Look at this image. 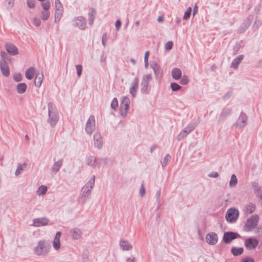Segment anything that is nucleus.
<instances>
[{
	"label": "nucleus",
	"instance_id": "obj_46",
	"mask_svg": "<svg viewBox=\"0 0 262 262\" xmlns=\"http://www.w3.org/2000/svg\"><path fill=\"white\" fill-rule=\"evenodd\" d=\"M241 262H254V260L251 258L246 257L243 259Z\"/></svg>",
	"mask_w": 262,
	"mask_h": 262
},
{
	"label": "nucleus",
	"instance_id": "obj_21",
	"mask_svg": "<svg viewBox=\"0 0 262 262\" xmlns=\"http://www.w3.org/2000/svg\"><path fill=\"white\" fill-rule=\"evenodd\" d=\"M27 86L25 83H20L17 84L16 86L17 92L19 94H23L26 91Z\"/></svg>",
	"mask_w": 262,
	"mask_h": 262
},
{
	"label": "nucleus",
	"instance_id": "obj_51",
	"mask_svg": "<svg viewBox=\"0 0 262 262\" xmlns=\"http://www.w3.org/2000/svg\"><path fill=\"white\" fill-rule=\"evenodd\" d=\"M139 24H140V22L138 20L135 22V25L137 26H138L139 25Z\"/></svg>",
	"mask_w": 262,
	"mask_h": 262
},
{
	"label": "nucleus",
	"instance_id": "obj_36",
	"mask_svg": "<svg viewBox=\"0 0 262 262\" xmlns=\"http://www.w3.org/2000/svg\"><path fill=\"white\" fill-rule=\"evenodd\" d=\"M118 100L116 98L113 99L111 103V107L114 110H116L118 107Z\"/></svg>",
	"mask_w": 262,
	"mask_h": 262
},
{
	"label": "nucleus",
	"instance_id": "obj_4",
	"mask_svg": "<svg viewBox=\"0 0 262 262\" xmlns=\"http://www.w3.org/2000/svg\"><path fill=\"white\" fill-rule=\"evenodd\" d=\"M259 217L257 215H254L250 217L247 221L245 227L248 231H251L255 228L258 223Z\"/></svg>",
	"mask_w": 262,
	"mask_h": 262
},
{
	"label": "nucleus",
	"instance_id": "obj_23",
	"mask_svg": "<svg viewBox=\"0 0 262 262\" xmlns=\"http://www.w3.org/2000/svg\"><path fill=\"white\" fill-rule=\"evenodd\" d=\"M73 237L75 239H78L81 237V232L79 229L77 228L73 229L71 230Z\"/></svg>",
	"mask_w": 262,
	"mask_h": 262
},
{
	"label": "nucleus",
	"instance_id": "obj_40",
	"mask_svg": "<svg viewBox=\"0 0 262 262\" xmlns=\"http://www.w3.org/2000/svg\"><path fill=\"white\" fill-rule=\"evenodd\" d=\"M188 78L187 76H183L181 80V83L182 84H183V85H185V84H187V83L188 82Z\"/></svg>",
	"mask_w": 262,
	"mask_h": 262
},
{
	"label": "nucleus",
	"instance_id": "obj_13",
	"mask_svg": "<svg viewBox=\"0 0 262 262\" xmlns=\"http://www.w3.org/2000/svg\"><path fill=\"white\" fill-rule=\"evenodd\" d=\"M94 145L98 148L102 145V139L99 133H95L94 136Z\"/></svg>",
	"mask_w": 262,
	"mask_h": 262
},
{
	"label": "nucleus",
	"instance_id": "obj_43",
	"mask_svg": "<svg viewBox=\"0 0 262 262\" xmlns=\"http://www.w3.org/2000/svg\"><path fill=\"white\" fill-rule=\"evenodd\" d=\"M33 24L36 26H39L40 25V20L37 18H34L33 20Z\"/></svg>",
	"mask_w": 262,
	"mask_h": 262
},
{
	"label": "nucleus",
	"instance_id": "obj_34",
	"mask_svg": "<svg viewBox=\"0 0 262 262\" xmlns=\"http://www.w3.org/2000/svg\"><path fill=\"white\" fill-rule=\"evenodd\" d=\"M172 91H178L181 88V86L176 83H172L170 85Z\"/></svg>",
	"mask_w": 262,
	"mask_h": 262
},
{
	"label": "nucleus",
	"instance_id": "obj_44",
	"mask_svg": "<svg viewBox=\"0 0 262 262\" xmlns=\"http://www.w3.org/2000/svg\"><path fill=\"white\" fill-rule=\"evenodd\" d=\"M121 21L120 20H118L116 22V24H115V27H116V28L117 30H118L120 27H121Z\"/></svg>",
	"mask_w": 262,
	"mask_h": 262
},
{
	"label": "nucleus",
	"instance_id": "obj_8",
	"mask_svg": "<svg viewBox=\"0 0 262 262\" xmlns=\"http://www.w3.org/2000/svg\"><path fill=\"white\" fill-rule=\"evenodd\" d=\"M95 126V120L93 116L89 117L85 127V130L86 133L91 135Z\"/></svg>",
	"mask_w": 262,
	"mask_h": 262
},
{
	"label": "nucleus",
	"instance_id": "obj_5",
	"mask_svg": "<svg viewBox=\"0 0 262 262\" xmlns=\"http://www.w3.org/2000/svg\"><path fill=\"white\" fill-rule=\"evenodd\" d=\"M130 103L129 99L127 97H123L122 99L120 104V113L122 116H125L128 110Z\"/></svg>",
	"mask_w": 262,
	"mask_h": 262
},
{
	"label": "nucleus",
	"instance_id": "obj_15",
	"mask_svg": "<svg viewBox=\"0 0 262 262\" xmlns=\"http://www.w3.org/2000/svg\"><path fill=\"white\" fill-rule=\"evenodd\" d=\"M61 235L60 232H57L53 241V247L55 250H58L60 247V238Z\"/></svg>",
	"mask_w": 262,
	"mask_h": 262
},
{
	"label": "nucleus",
	"instance_id": "obj_41",
	"mask_svg": "<svg viewBox=\"0 0 262 262\" xmlns=\"http://www.w3.org/2000/svg\"><path fill=\"white\" fill-rule=\"evenodd\" d=\"M172 46H173V43L172 41H168L167 42L165 45V48L166 50H170L172 47Z\"/></svg>",
	"mask_w": 262,
	"mask_h": 262
},
{
	"label": "nucleus",
	"instance_id": "obj_10",
	"mask_svg": "<svg viewBox=\"0 0 262 262\" xmlns=\"http://www.w3.org/2000/svg\"><path fill=\"white\" fill-rule=\"evenodd\" d=\"M237 237V234L234 232H227L224 234L223 240L226 243H230Z\"/></svg>",
	"mask_w": 262,
	"mask_h": 262
},
{
	"label": "nucleus",
	"instance_id": "obj_20",
	"mask_svg": "<svg viewBox=\"0 0 262 262\" xmlns=\"http://www.w3.org/2000/svg\"><path fill=\"white\" fill-rule=\"evenodd\" d=\"M171 74L173 79L178 80L181 76V70L178 68H174L172 70Z\"/></svg>",
	"mask_w": 262,
	"mask_h": 262
},
{
	"label": "nucleus",
	"instance_id": "obj_3",
	"mask_svg": "<svg viewBox=\"0 0 262 262\" xmlns=\"http://www.w3.org/2000/svg\"><path fill=\"white\" fill-rule=\"evenodd\" d=\"M239 216V212L235 208H230L228 210L226 217L228 222L233 223L236 221Z\"/></svg>",
	"mask_w": 262,
	"mask_h": 262
},
{
	"label": "nucleus",
	"instance_id": "obj_2",
	"mask_svg": "<svg viewBox=\"0 0 262 262\" xmlns=\"http://www.w3.org/2000/svg\"><path fill=\"white\" fill-rule=\"evenodd\" d=\"M50 249L49 245L44 241L38 242V246L35 248V253L37 255H43L48 253Z\"/></svg>",
	"mask_w": 262,
	"mask_h": 262
},
{
	"label": "nucleus",
	"instance_id": "obj_37",
	"mask_svg": "<svg viewBox=\"0 0 262 262\" xmlns=\"http://www.w3.org/2000/svg\"><path fill=\"white\" fill-rule=\"evenodd\" d=\"M62 164V162L60 161H57L55 163L53 166V169L57 171L60 168Z\"/></svg>",
	"mask_w": 262,
	"mask_h": 262
},
{
	"label": "nucleus",
	"instance_id": "obj_9",
	"mask_svg": "<svg viewBox=\"0 0 262 262\" xmlns=\"http://www.w3.org/2000/svg\"><path fill=\"white\" fill-rule=\"evenodd\" d=\"M206 241L210 245H215L218 241L217 234L213 232L207 234L206 236Z\"/></svg>",
	"mask_w": 262,
	"mask_h": 262
},
{
	"label": "nucleus",
	"instance_id": "obj_48",
	"mask_svg": "<svg viewBox=\"0 0 262 262\" xmlns=\"http://www.w3.org/2000/svg\"><path fill=\"white\" fill-rule=\"evenodd\" d=\"M239 120H242V121L243 122V125H244L245 124V120H246V116L245 115H241V116L239 117Z\"/></svg>",
	"mask_w": 262,
	"mask_h": 262
},
{
	"label": "nucleus",
	"instance_id": "obj_30",
	"mask_svg": "<svg viewBox=\"0 0 262 262\" xmlns=\"http://www.w3.org/2000/svg\"><path fill=\"white\" fill-rule=\"evenodd\" d=\"M27 166V164L24 163L23 164L19 165L17 167V168L15 171V174L16 176L18 175L24 169H25Z\"/></svg>",
	"mask_w": 262,
	"mask_h": 262
},
{
	"label": "nucleus",
	"instance_id": "obj_52",
	"mask_svg": "<svg viewBox=\"0 0 262 262\" xmlns=\"http://www.w3.org/2000/svg\"><path fill=\"white\" fill-rule=\"evenodd\" d=\"M169 159H170V156H166L165 159L169 160Z\"/></svg>",
	"mask_w": 262,
	"mask_h": 262
},
{
	"label": "nucleus",
	"instance_id": "obj_54",
	"mask_svg": "<svg viewBox=\"0 0 262 262\" xmlns=\"http://www.w3.org/2000/svg\"><path fill=\"white\" fill-rule=\"evenodd\" d=\"M132 62H133V63H135V60L134 59H132L131 60Z\"/></svg>",
	"mask_w": 262,
	"mask_h": 262
},
{
	"label": "nucleus",
	"instance_id": "obj_27",
	"mask_svg": "<svg viewBox=\"0 0 262 262\" xmlns=\"http://www.w3.org/2000/svg\"><path fill=\"white\" fill-rule=\"evenodd\" d=\"M50 12L48 10H43L41 12L40 17L42 20H47L50 17Z\"/></svg>",
	"mask_w": 262,
	"mask_h": 262
},
{
	"label": "nucleus",
	"instance_id": "obj_31",
	"mask_svg": "<svg viewBox=\"0 0 262 262\" xmlns=\"http://www.w3.org/2000/svg\"><path fill=\"white\" fill-rule=\"evenodd\" d=\"M41 6L43 10L49 11L51 5L49 1H46L41 3Z\"/></svg>",
	"mask_w": 262,
	"mask_h": 262
},
{
	"label": "nucleus",
	"instance_id": "obj_55",
	"mask_svg": "<svg viewBox=\"0 0 262 262\" xmlns=\"http://www.w3.org/2000/svg\"><path fill=\"white\" fill-rule=\"evenodd\" d=\"M104 40V36H103V38H102V40ZM103 43L104 45V41H103Z\"/></svg>",
	"mask_w": 262,
	"mask_h": 262
},
{
	"label": "nucleus",
	"instance_id": "obj_47",
	"mask_svg": "<svg viewBox=\"0 0 262 262\" xmlns=\"http://www.w3.org/2000/svg\"><path fill=\"white\" fill-rule=\"evenodd\" d=\"M145 193V190L144 189V187H143V185H142L141 189H140V194L141 196H143Z\"/></svg>",
	"mask_w": 262,
	"mask_h": 262
},
{
	"label": "nucleus",
	"instance_id": "obj_16",
	"mask_svg": "<svg viewBox=\"0 0 262 262\" xmlns=\"http://www.w3.org/2000/svg\"><path fill=\"white\" fill-rule=\"evenodd\" d=\"M6 50L8 53L12 55H16L18 54V50L15 46L11 43L6 45Z\"/></svg>",
	"mask_w": 262,
	"mask_h": 262
},
{
	"label": "nucleus",
	"instance_id": "obj_24",
	"mask_svg": "<svg viewBox=\"0 0 262 262\" xmlns=\"http://www.w3.org/2000/svg\"><path fill=\"white\" fill-rule=\"evenodd\" d=\"M243 56L241 55L239 56L238 57L235 58L232 62V67L235 69H236L239 64V63L242 61V60L243 59Z\"/></svg>",
	"mask_w": 262,
	"mask_h": 262
},
{
	"label": "nucleus",
	"instance_id": "obj_17",
	"mask_svg": "<svg viewBox=\"0 0 262 262\" xmlns=\"http://www.w3.org/2000/svg\"><path fill=\"white\" fill-rule=\"evenodd\" d=\"M138 86V79L136 78L134 79V81L132 84V87L130 88V93L133 95V96H135L136 95V93Z\"/></svg>",
	"mask_w": 262,
	"mask_h": 262
},
{
	"label": "nucleus",
	"instance_id": "obj_39",
	"mask_svg": "<svg viewBox=\"0 0 262 262\" xmlns=\"http://www.w3.org/2000/svg\"><path fill=\"white\" fill-rule=\"evenodd\" d=\"M14 78L15 81H19L22 79V75L20 73H16L14 75Z\"/></svg>",
	"mask_w": 262,
	"mask_h": 262
},
{
	"label": "nucleus",
	"instance_id": "obj_26",
	"mask_svg": "<svg viewBox=\"0 0 262 262\" xmlns=\"http://www.w3.org/2000/svg\"><path fill=\"white\" fill-rule=\"evenodd\" d=\"M120 246L122 248L123 250H128L132 248L131 245L126 241H121Z\"/></svg>",
	"mask_w": 262,
	"mask_h": 262
},
{
	"label": "nucleus",
	"instance_id": "obj_1",
	"mask_svg": "<svg viewBox=\"0 0 262 262\" xmlns=\"http://www.w3.org/2000/svg\"><path fill=\"white\" fill-rule=\"evenodd\" d=\"M49 116L50 124L54 126L58 121L57 111L55 106L51 103L49 104Z\"/></svg>",
	"mask_w": 262,
	"mask_h": 262
},
{
	"label": "nucleus",
	"instance_id": "obj_25",
	"mask_svg": "<svg viewBox=\"0 0 262 262\" xmlns=\"http://www.w3.org/2000/svg\"><path fill=\"white\" fill-rule=\"evenodd\" d=\"M243 248H233L231 249L232 253L235 256L241 255L243 252Z\"/></svg>",
	"mask_w": 262,
	"mask_h": 262
},
{
	"label": "nucleus",
	"instance_id": "obj_49",
	"mask_svg": "<svg viewBox=\"0 0 262 262\" xmlns=\"http://www.w3.org/2000/svg\"><path fill=\"white\" fill-rule=\"evenodd\" d=\"M198 11L197 6L195 5L193 9V14H194Z\"/></svg>",
	"mask_w": 262,
	"mask_h": 262
},
{
	"label": "nucleus",
	"instance_id": "obj_50",
	"mask_svg": "<svg viewBox=\"0 0 262 262\" xmlns=\"http://www.w3.org/2000/svg\"><path fill=\"white\" fill-rule=\"evenodd\" d=\"M163 18L162 16H159L158 18V20L159 22H161L163 21Z\"/></svg>",
	"mask_w": 262,
	"mask_h": 262
},
{
	"label": "nucleus",
	"instance_id": "obj_22",
	"mask_svg": "<svg viewBox=\"0 0 262 262\" xmlns=\"http://www.w3.org/2000/svg\"><path fill=\"white\" fill-rule=\"evenodd\" d=\"M193 128L191 127H187L186 129L183 130L180 134L178 135V138L179 140H181L183 139L186 135L190 133Z\"/></svg>",
	"mask_w": 262,
	"mask_h": 262
},
{
	"label": "nucleus",
	"instance_id": "obj_7",
	"mask_svg": "<svg viewBox=\"0 0 262 262\" xmlns=\"http://www.w3.org/2000/svg\"><path fill=\"white\" fill-rule=\"evenodd\" d=\"M258 241L255 238H248L245 240V247L249 250L255 249L258 244Z\"/></svg>",
	"mask_w": 262,
	"mask_h": 262
},
{
	"label": "nucleus",
	"instance_id": "obj_42",
	"mask_svg": "<svg viewBox=\"0 0 262 262\" xmlns=\"http://www.w3.org/2000/svg\"><path fill=\"white\" fill-rule=\"evenodd\" d=\"M149 54V52L147 51L145 53V56H144V61H145V64L146 67L148 66V58Z\"/></svg>",
	"mask_w": 262,
	"mask_h": 262
},
{
	"label": "nucleus",
	"instance_id": "obj_6",
	"mask_svg": "<svg viewBox=\"0 0 262 262\" xmlns=\"http://www.w3.org/2000/svg\"><path fill=\"white\" fill-rule=\"evenodd\" d=\"M55 19L56 21H59L61 16L63 12V6L59 0H55Z\"/></svg>",
	"mask_w": 262,
	"mask_h": 262
},
{
	"label": "nucleus",
	"instance_id": "obj_11",
	"mask_svg": "<svg viewBox=\"0 0 262 262\" xmlns=\"http://www.w3.org/2000/svg\"><path fill=\"white\" fill-rule=\"evenodd\" d=\"M0 66L3 74L5 76H8L10 74V71L7 62L5 60L1 61Z\"/></svg>",
	"mask_w": 262,
	"mask_h": 262
},
{
	"label": "nucleus",
	"instance_id": "obj_29",
	"mask_svg": "<svg viewBox=\"0 0 262 262\" xmlns=\"http://www.w3.org/2000/svg\"><path fill=\"white\" fill-rule=\"evenodd\" d=\"M255 206L254 205L251 204V205H248L247 206H246V207L245 208V211L247 213L250 214V213H252L255 210Z\"/></svg>",
	"mask_w": 262,
	"mask_h": 262
},
{
	"label": "nucleus",
	"instance_id": "obj_53",
	"mask_svg": "<svg viewBox=\"0 0 262 262\" xmlns=\"http://www.w3.org/2000/svg\"><path fill=\"white\" fill-rule=\"evenodd\" d=\"M91 19H92V20H91V24H92V23H93V21L94 17L91 18Z\"/></svg>",
	"mask_w": 262,
	"mask_h": 262
},
{
	"label": "nucleus",
	"instance_id": "obj_18",
	"mask_svg": "<svg viewBox=\"0 0 262 262\" xmlns=\"http://www.w3.org/2000/svg\"><path fill=\"white\" fill-rule=\"evenodd\" d=\"M35 70L33 67H30L26 72L25 76L27 79L31 80L34 76Z\"/></svg>",
	"mask_w": 262,
	"mask_h": 262
},
{
	"label": "nucleus",
	"instance_id": "obj_28",
	"mask_svg": "<svg viewBox=\"0 0 262 262\" xmlns=\"http://www.w3.org/2000/svg\"><path fill=\"white\" fill-rule=\"evenodd\" d=\"M237 183V179L236 178V177L235 174H232L231 176V180H230V187H233V186H235L236 184Z\"/></svg>",
	"mask_w": 262,
	"mask_h": 262
},
{
	"label": "nucleus",
	"instance_id": "obj_38",
	"mask_svg": "<svg viewBox=\"0 0 262 262\" xmlns=\"http://www.w3.org/2000/svg\"><path fill=\"white\" fill-rule=\"evenodd\" d=\"M76 69L77 72V75L79 77L81 74L82 67L81 65H76Z\"/></svg>",
	"mask_w": 262,
	"mask_h": 262
},
{
	"label": "nucleus",
	"instance_id": "obj_35",
	"mask_svg": "<svg viewBox=\"0 0 262 262\" xmlns=\"http://www.w3.org/2000/svg\"><path fill=\"white\" fill-rule=\"evenodd\" d=\"M27 5L29 8L33 9L35 6V0H27Z\"/></svg>",
	"mask_w": 262,
	"mask_h": 262
},
{
	"label": "nucleus",
	"instance_id": "obj_45",
	"mask_svg": "<svg viewBox=\"0 0 262 262\" xmlns=\"http://www.w3.org/2000/svg\"><path fill=\"white\" fill-rule=\"evenodd\" d=\"M208 177L211 178H217L219 177V174L217 172H214L213 173L209 174Z\"/></svg>",
	"mask_w": 262,
	"mask_h": 262
},
{
	"label": "nucleus",
	"instance_id": "obj_33",
	"mask_svg": "<svg viewBox=\"0 0 262 262\" xmlns=\"http://www.w3.org/2000/svg\"><path fill=\"white\" fill-rule=\"evenodd\" d=\"M47 190V187L45 186H41L38 190V193L39 194H45Z\"/></svg>",
	"mask_w": 262,
	"mask_h": 262
},
{
	"label": "nucleus",
	"instance_id": "obj_19",
	"mask_svg": "<svg viewBox=\"0 0 262 262\" xmlns=\"http://www.w3.org/2000/svg\"><path fill=\"white\" fill-rule=\"evenodd\" d=\"M76 25L80 29H84L85 26V23L84 19L81 17H78L75 19Z\"/></svg>",
	"mask_w": 262,
	"mask_h": 262
},
{
	"label": "nucleus",
	"instance_id": "obj_12",
	"mask_svg": "<svg viewBox=\"0 0 262 262\" xmlns=\"http://www.w3.org/2000/svg\"><path fill=\"white\" fill-rule=\"evenodd\" d=\"M43 78V74L42 72L38 73L36 74L34 79V84L36 87L39 88L41 86Z\"/></svg>",
	"mask_w": 262,
	"mask_h": 262
},
{
	"label": "nucleus",
	"instance_id": "obj_14",
	"mask_svg": "<svg viewBox=\"0 0 262 262\" xmlns=\"http://www.w3.org/2000/svg\"><path fill=\"white\" fill-rule=\"evenodd\" d=\"M48 220L46 218L36 219L34 220L33 225L35 227H39L46 225Z\"/></svg>",
	"mask_w": 262,
	"mask_h": 262
},
{
	"label": "nucleus",
	"instance_id": "obj_32",
	"mask_svg": "<svg viewBox=\"0 0 262 262\" xmlns=\"http://www.w3.org/2000/svg\"><path fill=\"white\" fill-rule=\"evenodd\" d=\"M191 12V7H189L187 9L186 11L185 12V13L184 15L183 19H185V20L188 19L190 17Z\"/></svg>",
	"mask_w": 262,
	"mask_h": 262
}]
</instances>
